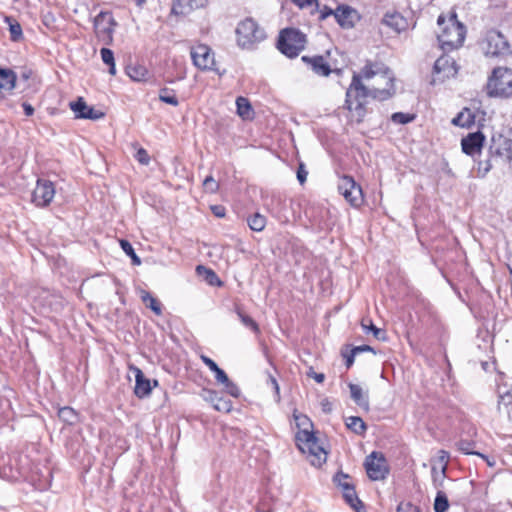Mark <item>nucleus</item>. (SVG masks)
Wrapping results in <instances>:
<instances>
[{
	"label": "nucleus",
	"instance_id": "30",
	"mask_svg": "<svg viewBox=\"0 0 512 512\" xmlns=\"http://www.w3.org/2000/svg\"><path fill=\"white\" fill-rule=\"evenodd\" d=\"M498 410L505 413L509 420H512V394L510 392L499 396Z\"/></svg>",
	"mask_w": 512,
	"mask_h": 512
},
{
	"label": "nucleus",
	"instance_id": "41",
	"mask_svg": "<svg viewBox=\"0 0 512 512\" xmlns=\"http://www.w3.org/2000/svg\"><path fill=\"white\" fill-rule=\"evenodd\" d=\"M120 246L122 250L126 253V255L131 258L132 263L134 265L141 264V259L137 256V254L134 251V248L132 247L131 243L128 240H120Z\"/></svg>",
	"mask_w": 512,
	"mask_h": 512
},
{
	"label": "nucleus",
	"instance_id": "32",
	"mask_svg": "<svg viewBox=\"0 0 512 512\" xmlns=\"http://www.w3.org/2000/svg\"><path fill=\"white\" fill-rule=\"evenodd\" d=\"M197 272L200 275L204 276V279L208 284H210L212 286H221L222 285V282L219 279L218 275L212 269H209L202 265H199V266H197Z\"/></svg>",
	"mask_w": 512,
	"mask_h": 512
},
{
	"label": "nucleus",
	"instance_id": "50",
	"mask_svg": "<svg viewBox=\"0 0 512 512\" xmlns=\"http://www.w3.org/2000/svg\"><path fill=\"white\" fill-rule=\"evenodd\" d=\"M222 385L225 387V391L232 397L238 398L240 396V389L230 379H228V382L222 383Z\"/></svg>",
	"mask_w": 512,
	"mask_h": 512
},
{
	"label": "nucleus",
	"instance_id": "51",
	"mask_svg": "<svg viewBox=\"0 0 512 512\" xmlns=\"http://www.w3.org/2000/svg\"><path fill=\"white\" fill-rule=\"evenodd\" d=\"M333 15L335 17V10L331 9L330 7L324 5L322 8L319 9V19L325 20L329 16Z\"/></svg>",
	"mask_w": 512,
	"mask_h": 512
},
{
	"label": "nucleus",
	"instance_id": "60",
	"mask_svg": "<svg viewBox=\"0 0 512 512\" xmlns=\"http://www.w3.org/2000/svg\"><path fill=\"white\" fill-rule=\"evenodd\" d=\"M22 107L24 109V113L26 116H32L34 114V108L32 107L31 104L24 102L22 104Z\"/></svg>",
	"mask_w": 512,
	"mask_h": 512
},
{
	"label": "nucleus",
	"instance_id": "52",
	"mask_svg": "<svg viewBox=\"0 0 512 512\" xmlns=\"http://www.w3.org/2000/svg\"><path fill=\"white\" fill-rule=\"evenodd\" d=\"M215 374V379L218 383L222 384L225 382H228V376L225 373L223 369H221L219 366L217 367L216 371H213Z\"/></svg>",
	"mask_w": 512,
	"mask_h": 512
},
{
	"label": "nucleus",
	"instance_id": "42",
	"mask_svg": "<svg viewBox=\"0 0 512 512\" xmlns=\"http://www.w3.org/2000/svg\"><path fill=\"white\" fill-rule=\"evenodd\" d=\"M147 70L142 66L127 67V75L134 81H141L145 78Z\"/></svg>",
	"mask_w": 512,
	"mask_h": 512
},
{
	"label": "nucleus",
	"instance_id": "16",
	"mask_svg": "<svg viewBox=\"0 0 512 512\" xmlns=\"http://www.w3.org/2000/svg\"><path fill=\"white\" fill-rule=\"evenodd\" d=\"M359 18L358 12L348 5H339L335 9V20L344 29L354 27Z\"/></svg>",
	"mask_w": 512,
	"mask_h": 512
},
{
	"label": "nucleus",
	"instance_id": "12",
	"mask_svg": "<svg viewBox=\"0 0 512 512\" xmlns=\"http://www.w3.org/2000/svg\"><path fill=\"white\" fill-rule=\"evenodd\" d=\"M338 190L352 206L358 207L362 204V189L351 176L345 175L340 179Z\"/></svg>",
	"mask_w": 512,
	"mask_h": 512
},
{
	"label": "nucleus",
	"instance_id": "6",
	"mask_svg": "<svg viewBox=\"0 0 512 512\" xmlns=\"http://www.w3.org/2000/svg\"><path fill=\"white\" fill-rule=\"evenodd\" d=\"M485 56L490 58H503L511 55V47L506 37L498 30H488L480 42Z\"/></svg>",
	"mask_w": 512,
	"mask_h": 512
},
{
	"label": "nucleus",
	"instance_id": "7",
	"mask_svg": "<svg viewBox=\"0 0 512 512\" xmlns=\"http://www.w3.org/2000/svg\"><path fill=\"white\" fill-rule=\"evenodd\" d=\"M306 35L295 28L283 29L278 37V50L289 58H294L304 50Z\"/></svg>",
	"mask_w": 512,
	"mask_h": 512
},
{
	"label": "nucleus",
	"instance_id": "59",
	"mask_svg": "<svg viewBox=\"0 0 512 512\" xmlns=\"http://www.w3.org/2000/svg\"><path fill=\"white\" fill-rule=\"evenodd\" d=\"M213 214L216 217L222 218L225 216V207L221 205H214L211 207Z\"/></svg>",
	"mask_w": 512,
	"mask_h": 512
},
{
	"label": "nucleus",
	"instance_id": "9",
	"mask_svg": "<svg viewBox=\"0 0 512 512\" xmlns=\"http://www.w3.org/2000/svg\"><path fill=\"white\" fill-rule=\"evenodd\" d=\"M116 25L117 23L111 12L101 11L94 18V31L97 39L105 45H111Z\"/></svg>",
	"mask_w": 512,
	"mask_h": 512
},
{
	"label": "nucleus",
	"instance_id": "33",
	"mask_svg": "<svg viewBox=\"0 0 512 512\" xmlns=\"http://www.w3.org/2000/svg\"><path fill=\"white\" fill-rule=\"evenodd\" d=\"M475 445H476V443L472 440L461 439L457 442L458 450H460L464 454L477 455V456L487 460V457L484 454L473 450Z\"/></svg>",
	"mask_w": 512,
	"mask_h": 512
},
{
	"label": "nucleus",
	"instance_id": "13",
	"mask_svg": "<svg viewBox=\"0 0 512 512\" xmlns=\"http://www.w3.org/2000/svg\"><path fill=\"white\" fill-rule=\"evenodd\" d=\"M190 55L193 64L200 70H214L215 59L211 48L205 44L191 47Z\"/></svg>",
	"mask_w": 512,
	"mask_h": 512
},
{
	"label": "nucleus",
	"instance_id": "20",
	"mask_svg": "<svg viewBox=\"0 0 512 512\" xmlns=\"http://www.w3.org/2000/svg\"><path fill=\"white\" fill-rule=\"evenodd\" d=\"M382 24L388 26L396 33L405 31L409 26L408 20L396 11L387 12L382 19Z\"/></svg>",
	"mask_w": 512,
	"mask_h": 512
},
{
	"label": "nucleus",
	"instance_id": "37",
	"mask_svg": "<svg viewBox=\"0 0 512 512\" xmlns=\"http://www.w3.org/2000/svg\"><path fill=\"white\" fill-rule=\"evenodd\" d=\"M236 107H237V113L239 114V116H241L244 119L249 118L250 113L252 111V107L247 98L242 97V96L238 97L236 99Z\"/></svg>",
	"mask_w": 512,
	"mask_h": 512
},
{
	"label": "nucleus",
	"instance_id": "38",
	"mask_svg": "<svg viewBox=\"0 0 512 512\" xmlns=\"http://www.w3.org/2000/svg\"><path fill=\"white\" fill-rule=\"evenodd\" d=\"M102 61L109 66V73L111 75L116 74V67L114 61V53L109 48H101L100 50Z\"/></svg>",
	"mask_w": 512,
	"mask_h": 512
},
{
	"label": "nucleus",
	"instance_id": "28",
	"mask_svg": "<svg viewBox=\"0 0 512 512\" xmlns=\"http://www.w3.org/2000/svg\"><path fill=\"white\" fill-rule=\"evenodd\" d=\"M342 493L347 504H349L355 511L361 512V509H364V505L358 498L354 486L342 491Z\"/></svg>",
	"mask_w": 512,
	"mask_h": 512
},
{
	"label": "nucleus",
	"instance_id": "62",
	"mask_svg": "<svg viewBox=\"0 0 512 512\" xmlns=\"http://www.w3.org/2000/svg\"><path fill=\"white\" fill-rule=\"evenodd\" d=\"M397 512H420V510L415 506L408 505L407 510H404L401 507H398Z\"/></svg>",
	"mask_w": 512,
	"mask_h": 512
},
{
	"label": "nucleus",
	"instance_id": "3",
	"mask_svg": "<svg viewBox=\"0 0 512 512\" xmlns=\"http://www.w3.org/2000/svg\"><path fill=\"white\" fill-rule=\"evenodd\" d=\"M486 91L489 97L509 98L512 96V69L496 67L488 77Z\"/></svg>",
	"mask_w": 512,
	"mask_h": 512
},
{
	"label": "nucleus",
	"instance_id": "21",
	"mask_svg": "<svg viewBox=\"0 0 512 512\" xmlns=\"http://www.w3.org/2000/svg\"><path fill=\"white\" fill-rule=\"evenodd\" d=\"M302 61L305 62L310 67V69L319 76H328L331 73L330 65L325 61L323 56H303Z\"/></svg>",
	"mask_w": 512,
	"mask_h": 512
},
{
	"label": "nucleus",
	"instance_id": "15",
	"mask_svg": "<svg viewBox=\"0 0 512 512\" xmlns=\"http://www.w3.org/2000/svg\"><path fill=\"white\" fill-rule=\"evenodd\" d=\"M70 108L75 117L79 119L99 120L105 116V113L88 106L82 97L70 103Z\"/></svg>",
	"mask_w": 512,
	"mask_h": 512
},
{
	"label": "nucleus",
	"instance_id": "2",
	"mask_svg": "<svg viewBox=\"0 0 512 512\" xmlns=\"http://www.w3.org/2000/svg\"><path fill=\"white\" fill-rule=\"evenodd\" d=\"M438 32L437 39L440 48L444 52L458 49L464 43L466 37V27L457 18L456 12H451L448 17L443 14L437 19Z\"/></svg>",
	"mask_w": 512,
	"mask_h": 512
},
{
	"label": "nucleus",
	"instance_id": "53",
	"mask_svg": "<svg viewBox=\"0 0 512 512\" xmlns=\"http://www.w3.org/2000/svg\"><path fill=\"white\" fill-rule=\"evenodd\" d=\"M307 175L308 172L305 170L304 164L300 163L297 170V179L300 182V184H303L306 181Z\"/></svg>",
	"mask_w": 512,
	"mask_h": 512
},
{
	"label": "nucleus",
	"instance_id": "58",
	"mask_svg": "<svg viewBox=\"0 0 512 512\" xmlns=\"http://www.w3.org/2000/svg\"><path fill=\"white\" fill-rule=\"evenodd\" d=\"M352 350L354 351V353H356V355H358L362 352H372L375 354V350L369 345L355 346L352 348Z\"/></svg>",
	"mask_w": 512,
	"mask_h": 512
},
{
	"label": "nucleus",
	"instance_id": "44",
	"mask_svg": "<svg viewBox=\"0 0 512 512\" xmlns=\"http://www.w3.org/2000/svg\"><path fill=\"white\" fill-rule=\"evenodd\" d=\"M293 416H294L296 425L299 428V431H310L309 429L313 427L312 422L306 415H302V414L298 415L294 412Z\"/></svg>",
	"mask_w": 512,
	"mask_h": 512
},
{
	"label": "nucleus",
	"instance_id": "34",
	"mask_svg": "<svg viewBox=\"0 0 512 512\" xmlns=\"http://www.w3.org/2000/svg\"><path fill=\"white\" fill-rule=\"evenodd\" d=\"M235 311L244 326L251 329L256 334L260 333L259 325L256 323L254 319H252L249 315L245 314L240 307H236Z\"/></svg>",
	"mask_w": 512,
	"mask_h": 512
},
{
	"label": "nucleus",
	"instance_id": "39",
	"mask_svg": "<svg viewBox=\"0 0 512 512\" xmlns=\"http://www.w3.org/2000/svg\"><path fill=\"white\" fill-rule=\"evenodd\" d=\"M159 99L160 101L167 103L172 106H178L179 101L174 93L173 90H170L168 88H162L159 92Z\"/></svg>",
	"mask_w": 512,
	"mask_h": 512
},
{
	"label": "nucleus",
	"instance_id": "4",
	"mask_svg": "<svg viewBox=\"0 0 512 512\" xmlns=\"http://www.w3.org/2000/svg\"><path fill=\"white\" fill-rule=\"evenodd\" d=\"M236 37L241 48L252 49L266 38V33L253 18L248 17L239 22Z\"/></svg>",
	"mask_w": 512,
	"mask_h": 512
},
{
	"label": "nucleus",
	"instance_id": "14",
	"mask_svg": "<svg viewBox=\"0 0 512 512\" xmlns=\"http://www.w3.org/2000/svg\"><path fill=\"white\" fill-rule=\"evenodd\" d=\"M55 195V188L51 181L38 180L32 193V201L36 206L45 207L50 204Z\"/></svg>",
	"mask_w": 512,
	"mask_h": 512
},
{
	"label": "nucleus",
	"instance_id": "29",
	"mask_svg": "<svg viewBox=\"0 0 512 512\" xmlns=\"http://www.w3.org/2000/svg\"><path fill=\"white\" fill-rule=\"evenodd\" d=\"M58 417L68 425H74L78 422V413L71 407L65 406L58 410Z\"/></svg>",
	"mask_w": 512,
	"mask_h": 512
},
{
	"label": "nucleus",
	"instance_id": "55",
	"mask_svg": "<svg viewBox=\"0 0 512 512\" xmlns=\"http://www.w3.org/2000/svg\"><path fill=\"white\" fill-rule=\"evenodd\" d=\"M492 168V164L490 160H487L485 162H479L478 165V172L482 174V176H485Z\"/></svg>",
	"mask_w": 512,
	"mask_h": 512
},
{
	"label": "nucleus",
	"instance_id": "48",
	"mask_svg": "<svg viewBox=\"0 0 512 512\" xmlns=\"http://www.w3.org/2000/svg\"><path fill=\"white\" fill-rule=\"evenodd\" d=\"M203 187L206 192L211 194L216 193L219 189V183L210 175L203 181Z\"/></svg>",
	"mask_w": 512,
	"mask_h": 512
},
{
	"label": "nucleus",
	"instance_id": "43",
	"mask_svg": "<svg viewBox=\"0 0 512 512\" xmlns=\"http://www.w3.org/2000/svg\"><path fill=\"white\" fill-rule=\"evenodd\" d=\"M349 475L348 474H345L343 472H338L335 474V476L333 477V482L335 483V485H337L338 487L341 488L342 491L346 490V489H349L351 487H353L354 485L351 484L348 480H349Z\"/></svg>",
	"mask_w": 512,
	"mask_h": 512
},
{
	"label": "nucleus",
	"instance_id": "64",
	"mask_svg": "<svg viewBox=\"0 0 512 512\" xmlns=\"http://www.w3.org/2000/svg\"><path fill=\"white\" fill-rule=\"evenodd\" d=\"M440 453H441V455L439 457L440 461L444 462L447 465V460L449 457L448 453L444 450H441Z\"/></svg>",
	"mask_w": 512,
	"mask_h": 512
},
{
	"label": "nucleus",
	"instance_id": "46",
	"mask_svg": "<svg viewBox=\"0 0 512 512\" xmlns=\"http://www.w3.org/2000/svg\"><path fill=\"white\" fill-rule=\"evenodd\" d=\"M232 402L229 399H225L221 395L219 396L216 404L214 405V409L219 412L228 413L232 410Z\"/></svg>",
	"mask_w": 512,
	"mask_h": 512
},
{
	"label": "nucleus",
	"instance_id": "56",
	"mask_svg": "<svg viewBox=\"0 0 512 512\" xmlns=\"http://www.w3.org/2000/svg\"><path fill=\"white\" fill-rule=\"evenodd\" d=\"M342 355L345 358L346 367L349 369L353 365L355 357L357 355H356V353H354V351L352 349L350 350L349 353H343Z\"/></svg>",
	"mask_w": 512,
	"mask_h": 512
},
{
	"label": "nucleus",
	"instance_id": "45",
	"mask_svg": "<svg viewBox=\"0 0 512 512\" xmlns=\"http://www.w3.org/2000/svg\"><path fill=\"white\" fill-rule=\"evenodd\" d=\"M391 119L394 123L407 124L415 119V115L403 112H396L392 114Z\"/></svg>",
	"mask_w": 512,
	"mask_h": 512
},
{
	"label": "nucleus",
	"instance_id": "35",
	"mask_svg": "<svg viewBox=\"0 0 512 512\" xmlns=\"http://www.w3.org/2000/svg\"><path fill=\"white\" fill-rule=\"evenodd\" d=\"M362 329L365 333L372 332L373 336L378 340H385V331H383L380 328H377L372 320L370 319H363L361 321Z\"/></svg>",
	"mask_w": 512,
	"mask_h": 512
},
{
	"label": "nucleus",
	"instance_id": "1",
	"mask_svg": "<svg viewBox=\"0 0 512 512\" xmlns=\"http://www.w3.org/2000/svg\"><path fill=\"white\" fill-rule=\"evenodd\" d=\"M395 94V89L392 88H368L360 77L353 76L350 86L346 91L345 106L349 111L355 113L357 122H362L366 114V104L368 98H372L379 101H385L391 98Z\"/></svg>",
	"mask_w": 512,
	"mask_h": 512
},
{
	"label": "nucleus",
	"instance_id": "17",
	"mask_svg": "<svg viewBox=\"0 0 512 512\" xmlns=\"http://www.w3.org/2000/svg\"><path fill=\"white\" fill-rule=\"evenodd\" d=\"M484 140L485 137L480 131L469 133L461 140L462 151L469 156H474L481 152Z\"/></svg>",
	"mask_w": 512,
	"mask_h": 512
},
{
	"label": "nucleus",
	"instance_id": "19",
	"mask_svg": "<svg viewBox=\"0 0 512 512\" xmlns=\"http://www.w3.org/2000/svg\"><path fill=\"white\" fill-rule=\"evenodd\" d=\"M208 0H174L172 13L175 15H188L196 9L203 8Z\"/></svg>",
	"mask_w": 512,
	"mask_h": 512
},
{
	"label": "nucleus",
	"instance_id": "27",
	"mask_svg": "<svg viewBox=\"0 0 512 512\" xmlns=\"http://www.w3.org/2000/svg\"><path fill=\"white\" fill-rule=\"evenodd\" d=\"M140 298L142 302L146 305V307L150 308L156 315L162 314V305L161 303L152 296L148 291L141 290Z\"/></svg>",
	"mask_w": 512,
	"mask_h": 512
},
{
	"label": "nucleus",
	"instance_id": "22",
	"mask_svg": "<svg viewBox=\"0 0 512 512\" xmlns=\"http://www.w3.org/2000/svg\"><path fill=\"white\" fill-rule=\"evenodd\" d=\"M16 81L17 75L12 69L0 67V97L11 92L16 86Z\"/></svg>",
	"mask_w": 512,
	"mask_h": 512
},
{
	"label": "nucleus",
	"instance_id": "23",
	"mask_svg": "<svg viewBox=\"0 0 512 512\" xmlns=\"http://www.w3.org/2000/svg\"><path fill=\"white\" fill-rule=\"evenodd\" d=\"M133 370L135 372L136 380L134 393L139 398L146 397L151 392L150 380L144 376L143 372L139 368L134 367Z\"/></svg>",
	"mask_w": 512,
	"mask_h": 512
},
{
	"label": "nucleus",
	"instance_id": "61",
	"mask_svg": "<svg viewBox=\"0 0 512 512\" xmlns=\"http://www.w3.org/2000/svg\"><path fill=\"white\" fill-rule=\"evenodd\" d=\"M269 381L271 382V384H272V386H273V388L275 390L276 395L279 396V390L280 389H279V385H278L277 380L273 376L270 375L269 376Z\"/></svg>",
	"mask_w": 512,
	"mask_h": 512
},
{
	"label": "nucleus",
	"instance_id": "8",
	"mask_svg": "<svg viewBox=\"0 0 512 512\" xmlns=\"http://www.w3.org/2000/svg\"><path fill=\"white\" fill-rule=\"evenodd\" d=\"M380 75L386 80V87L385 88H392L395 89L394 86V75L389 67H387L383 62L381 61H372V60H366L365 65L361 69L359 73H354L353 76L360 77V81L362 79L369 80L373 78L374 76Z\"/></svg>",
	"mask_w": 512,
	"mask_h": 512
},
{
	"label": "nucleus",
	"instance_id": "54",
	"mask_svg": "<svg viewBox=\"0 0 512 512\" xmlns=\"http://www.w3.org/2000/svg\"><path fill=\"white\" fill-rule=\"evenodd\" d=\"M136 158L141 164L145 165L148 164L150 160L148 153L142 148L137 151Z\"/></svg>",
	"mask_w": 512,
	"mask_h": 512
},
{
	"label": "nucleus",
	"instance_id": "63",
	"mask_svg": "<svg viewBox=\"0 0 512 512\" xmlns=\"http://www.w3.org/2000/svg\"><path fill=\"white\" fill-rule=\"evenodd\" d=\"M312 377L315 379L317 383H322L325 379L324 374L322 373H313Z\"/></svg>",
	"mask_w": 512,
	"mask_h": 512
},
{
	"label": "nucleus",
	"instance_id": "47",
	"mask_svg": "<svg viewBox=\"0 0 512 512\" xmlns=\"http://www.w3.org/2000/svg\"><path fill=\"white\" fill-rule=\"evenodd\" d=\"M9 21V31L11 34V39L13 41H17L22 37V28L20 24L16 21L11 22L10 18H7Z\"/></svg>",
	"mask_w": 512,
	"mask_h": 512
},
{
	"label": "nucleus",
	"instance_id": "36",
	"mask_svg": "<svg viewBox=\"0 0 512 512\" xmlns=\"http://www.w3.org/2000/svg\"><path fill=\"white\" fill-rule=\"evenodd\" d=\"M448 509L449 501L447 495L442 490H438L434 500V511L446 512Z\"/></svg>",
	"mask_w": 512,
	"mask_h": 512
},
{
	"label": "nucleus",
	"instance_id": "5",
	"mask_svg": "<svg viewBox=\"0 0 512 512\" xmlns=\"http://www.w3.org/2000/svg\"><path fill=\"white\" fill-rule=\"evenodd\" d=\"M295 438L298 448L311 457L310 462L313 466L320 467L326 462L327 453L312 431H298Z\"/></svg>",
	"mask_w": 512,
	"mask_h": 512
},
{
	"label": "nucleus",
	"instance_id": "49",
	"mask_svg": "<svg viewBox=\"0 0 512 512\" xmlns=\"http://www.w3.org/2000/svg\"><path fill=\"white\" fill-rule=\"evenodd\" d=\"M201 396L205 401L211 403L214 406L220 396V393L212 389H203Z\"/></svg>",
	"mask_w": 512,
	"mask_h": 512
},
{
	"label": "nucleus",
	"instance_id": "11",
	"mask_svg": "<svg viewBox=\"0 0 512 512\" xmlns=\"http://www.w3.org/2000/svg\"><path fill=\"white\" fill-rule=\"evenodd\" d=\"M489 152L492 158L509 163L512 160V137L502 133L492 135Z\"/></svg>",
	"mask_w": 512,
	"mask_h": 512
},
{
	"label": "nucleus",
	"instance_id": "57",
	"mask_svg": "<svg viewBox=\"0 0 512 512\" xmlns=\"http://www.w3.org/2000/svg\"><path fill=\"white\" fill-rule=\"evenodd\" d=\"M201 360L212 372L216 371L218 365L214 360L205 355L201 356Z\"/></svg>",
	"mask_w": 512,
	"mask_h": 512
},
{
	"label": "nucleus",
	"instance_id": "26",
	"mask_svg": "<svg viewBox=\"0 0 512 512\" xmlns=\"http://www.w3.org/2000/svg\"><path fill=\"white\" fill-rule=\"evenodd\" d=\"M346 427L357 435H364L367 430V425L361 417L350 416L345 419Z\"/></svg>",
	"mask_w": 512,
	"mask_h": 512
},
{
	"label": "nucleus",
	"instance_id": "40",
	"mask_svg": "<svg viewBox=\"0 0 512 512\" xmlns=\"http://www.w3.org/2000/svg\"><path fill=\"white\" fill-rule=\"evenodd\" d=\"M431 473L434 487L437 489L441 488L446 477V464L443 465L441 471H438L436 467H432Z\"/></svg>",
	"mask_w": 512,
	"mask_h": 512
},
{
	"label": "nucleus",
	"instance_id": "24",
	"mask_svg": "<svg viewBox=\"0 0 512 512\" xmlns=\"http://www.w3.org/2000/svg\"><path fill=\"white\" fill-rule=\"evenodd\" d=\"M350 395L352 400L365 411L369 410L368 394L363 391L362 387L358 384L349 383Z\"/></svg>",
	"mask_w": 512,
	"mask_h": 512
},
{
	"label": "nucleus",
	"instance_id": "18",
	"mask_svg": "<svg viewBox=\"0 0 512 512\" xmlns=\"http://www.w3.org/2000/svg\"><path fill=\"white\" fill-rule=\"evenodd\" d=\"M433 72L436 75L442 74V79L455 76L457 74L456 63L450 56L442 55L435 61Z\"/></svg>",
	"mask_w": 512,
	"mask_h": 512
},
{
	"label": "nucleus",
	"instance_id": "31",
	"mask_svg": "<svg viewBox=\"0 0 512 512\" xmlns=\"http://www.w3.org/2000/svg\"><path fill=\"white\" fill-rule=\"evenodd\" d=\"M251 230L261 232L266 226V217L260 213H254L247 218Z\"/></svg>",
	"mask_w": 512,
	"mask_h": 512
},
{
	"label": "nucleus",
	"instance_id": "10",
	"mask_svg": "<svg viewBox=\"0 0 512 512\" xmlns=\"http://www.w3.org/2000/svg\"><path fill=\"white\" fill-rule=\"evenodd\" d=\"M365 469L368 477L373 481L384 480L389 468L382 453L373 451L365 460Z\"/></svg>",
	"mask_w": 512,
	"mask_h": 512
},
{
	"label": "nucleus",
	"instance_id": "25",
	"mask_svg": "<svg viewBox=\"0 0 512 512\" xmlns=\"http://www.w3.org/2000/svg\"><path fill=\"white\" fill-rule=\"evenodd\" d=\"M454 126L469 128L475 123V115L469 108H464L451 121Z\"/></svg>",
	"mask_w": 512,
	"mask_h": 512
}]
</instances>
